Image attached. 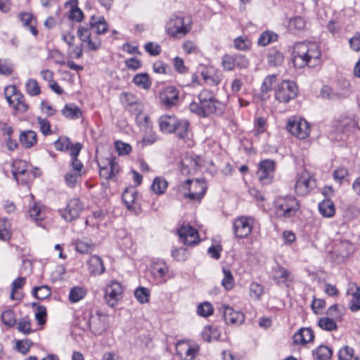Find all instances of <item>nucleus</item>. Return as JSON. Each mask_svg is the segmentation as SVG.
I'll return each instance as SVG.
<instances>
[{"mask_svg":"<svg viewBox=\"0 0 360 360\" xmlns=\"http://www.w3.org/2000/svg\"><path fill=\"white\" fill-rule=\"evenodd\" d=\"M123 288L120 283L111 281L105 288L104 298L109 307H113L122 300Z\"/></svg>","mask_w":360,"mask_h":360,"instance_id":"nucleus-12","label":"nucleus"},{"mask_svg":"<svg viewBox=\"0 0 360 360\" xmlns=\"http://www.w3.org/2000/svg\"><path fill=\"white\" fill-rule=\"evenodd\" d=\"M134 83L143 89H148L151 86V82L147 73H140L134 76L133 79Z\"/></svg>","mask_w":360,"mask_h":360,"instance_id":"nucleus-35","label":"nucleus"},{"mask_svg":"<svg viewBox=\"0 0 360 360\" xmlns=\"http://www.w3.org/2000/svg\"><path fill=\"white\" fill-rule=\"evenodd\" d=\"M199 349L198 346L197 345H190L186 350L185 351L184 354L181 357V360H192L195 356L198 351Z\"/></svg>","mask_w":360,"mask_h":360,"instance_id":"nucleus-62","label":"nucleus"},{"mask_svg":"<svg viewBox=\"0 0 360 360\" xmlns=\"http://www.w3.org/2000/svg\"><path fill=\"white\" fill-rule=\"evenodd\" d=\"M134 296L140 303H146L149 301V290L144 287L138 288L134 292Z\"/></svg>","mask_w":360,"mask_h":360,"instance_id":"nucleus-48","label":"nucleus"},{"mask_svg":"<svg viewBox=\"0 0 360 360\" xmlns=\"http://www.w3.org/2000/svg\"><path fill=\"white\" fill-rule=\"evenodd\" d=\"M86 27L90 28L94 34L98 36L105 33L108 30V25L103 17L92 16Z\"/></svg>","mask_w":360,"mask_h":360,"instance_id":"nucleus-19","label":"nucleus"},{"mask_svg":"<svg viewBox=\"0 0 360 360\" xmlns=\"http://www.w3.org/2000/svg\"><path fill=\"white\" fill-rule=\"evenodd\" d=\"M345 308L344 307L335 304L328 308L327 314L334 319L340 320L345 314Z\"/></svg>","mask_w":360,"mask_h":360,"instance_id":"nucleus-44","label":"nucleus"},{"mask_svg":"<svg viewBox=\"0 0 360 360\" xmlns=\"http://www.w3.org/2000/svg\"><path fill=\"white\" fill-rule=\"evenodd\" d=\"M358 121L354 116L345 117L340 120V127L343 131H349L355 129Z\"/></svg>","mask_w":360,"mask_h":360,"instance_id":"nucleus-37","label":"nucleus"},{"mask_svg":"<svg viewBox=\"0 0 360 360\" xmlns=\"http://www.w3.org/2000/svg\"><path fill=\"white\" fill-rule=\"evenodd\" d=\"M286 129L292 136L300 139H306L310 134L309 124L305 120L301 118L289 119Z\"/></svg>","mask_w":360,"mask_h":360,"instance_id":"nucleus-11","label":"nucleus"},{"mask_svg":"<svg viewBox=\"0 0 360 360\" xmlns=\"http://www.w3.org/2000/svg\"><path fill=\"white\" fill-rule=\"evenodd\" d=\"M315 186V179L310 173L307 171H303L297 176L295 191L298 195L304 196L308 195Z\"/></svg>","mask_w":360,"mask_h":360,"instance_id":"nucleus-10","label":"nucleus"},{"mask_svg":"<svg viewBox=\"0 0 360 360\" xmlns=\"http://www.w3.org/2000/svg\"><path fill=\"white\" fill-rule=\"evenodd\" d=\"M274 170V162L270 160L262 161L257 171V176L262 184H268L272 178L271 174Z\"/></svg>","mask_w":360,"mask_h":360,"instance_id":"nucleus-18","label":"nucleus"},{"mask_svg":"<svg viewBox=\"0 0 360 360\" xmlns=\"http://www.w3.org/2000/svg\"><path fill=\"white\" fill-rule=\"evenodd\" d=\"M28 169L27 162L21 160H15L13 161L12 165V174L13 176L16 177L18 175H23V172Z\"/></svg>","mask_w":360,"mask_h":360,"instance_id":"nucleus-42","label":"nucleus"},{"mask_svg":"<svg viewBox=\"0 0 360 360\" xmlns=\"http://www.w3.org/2000/svg\"><path fill=\"white\" fill-rule=\"evenodd\" d=\"M203 79L210 86H217L221 80V75L212 67L205 68L202 71Z\"/></svg>","mask_w":360,"mask_h":360,"instance_id":"nucleus-23","label":"nucleus"},{"mask_svg":"<svg viewBox=\"0 0 360 360\" xmlns=\"http://www.w3.org/2000/svg\"><path fill=\"white\" fill-rule=\"evenodd\" d=\"M352 245L348 241H342L335 245L334 253L336 254L338 261H343L352 251Z\"/></svg>","mask_w":360,"mask_h":360,"instance_id":"nucleus-25","label":"nucleus"},{"mask_svg":"<svg viewBox=\"0 0 360 360\" xmlns=\"http://www.w3.org/2000/svg\"><path fill=\"white\" fill-rule=\"evenodd\" d=\"M115 145L118 154L120 155H128L131 151V147L129 143L117 141Z\"/></svg>","mask_w":360,"mask_h":360,"instance_id":"nucleus-58","label":"nucleus"},{"mask_svg":"<svg viewBox=\"0 0 360 360\" xmlns=\"http://www.w3.org/2000/svg\"><path fill=\"white\" fill-rule=\"evenodd\" d=\"M352 91L351 84L347 80L342 81L336 91L337 98H345L349 96Z\"/></svg>","mask_w":360,"mask_h":360,"instance_id":"nucleus-34","label":"nucleus"},{"mask_svg":"<svg viewBox=\"0 0 360 360\" xmlns=\"http://www.w3.org/2000/svg\"><path fill=\"white\" fill-rule=\"evenodd\" d=\"M20 143L25 148H31L37 142V134L32 130L25 131L19 137Z\"/></svg>","mask_w":360,"mask_h":360,"instance_id":"nucleus-28","label":"nucleus"},{"mask_svg":"<svg viewBox=\"0 0 360 360\" xmlns=\"http://www.w3.org/2000/svg\"><path fill=\"white\" fill-rule=\"evenodd\" d=\"M191 30V20L188 18L172 16L166 24L167 34L176 38H182Z\"/></svg>","mask_w":360,"mask_h":360,"instance_id":"nucleus-5","label":"nucleus"},{"mask_svg":"<svg viewBox=\"0 0 360 360\" xmlns=\"http://www.w3.org/2000/svg\"><path fill=\"white\" fill-rule=\"evenodd\" d=\"M136 193L134 189H126L122 193V200L129 210H134V202Z\"/></svg>","mask_w":360,"mask_h":360,"instance_id":"nucleus-32","label":"nucleus"},{"mask_svg":"<svg viewBox=\"0 0 360 360\" xmlns=\"http://www.w3.org/2000/svg\"><path fill=\"white\" fill-rule=\"evenodd\" d=\"M224 318L226 323L233 325H240L245 321L243 313L235 311L232 307L228 305H222Z\"/></svg>","mask_w":360,"mask_h":360,"instance_id":"nucleus-17","label":"nucleus"},{"mask_svg":"<svg viewBox=\"0 0 360 360\" xmlns=\"http://www.w3.org/2000/svg\"><path fill=\"white\" fill-rule=\"evenodd\" d=\"M332 349L325 345H320L313 351L314 359L318 360H328L332 356Z\"/></svg>","mask_w":360,"mask_h":360,"instance_id":"nucleus-31","label":"nucleus"},{"mask_svg":"<svg viewBox=\"0 0 360 360\" xmlns=\"http://www.w3.org/2000/svg\"><path fill=\"white\" fill-rule=\"evenodd\" d=\"M118 165L112 160L108 162V165L100 166V176L105 179H112L118 173Z\"/></svg>","mask_w":360,"mask_h":360,"instance_id":"nucleus-26","label":"nucleus"},{"mask_svg":"<svg viewBox=\"0 0 360 360\" xmlns=\"http://www.w3.org/2000/svg\"><path fill=\"white\" fill-rule=\"evenodd\" d=\"M61 112L65 117L70 120L78 119L82 115L80 108L73 103L66 104Z\"/></svg>","mask_w":360,"mask_h":360,"instance_id":"nucleus-30","label":"nucleus"},{"mask_svg":"<svg viewBox=\"0 0 360 360\" xmlns=\"http://www.w3.org/2000/svg\"><path fill=\"white\" fill-rule=\"evenodd\" d=\"M1 320L3 323L8 326H13L16 323L15 313L11 309L4 311L1 314Z\"/></svg>","mask_w":360,"mask_h":360,"instance_id":"nucleus-49","label":"nucleus"},{"mask_svg":"<svg viewBox=\"0 0 360 360\" xmlns=\"http://www.w3.org/2000/svg\"><path fill=\"white\" fill-rule=\"evenodd\" d=\"M319 326L321 328L326 330H333L337 328L335 322L328 317H323L320 319L319 321Z\"/></svg>","mask_w":360,"mask_h":360,"instance_id":"nucleus-54","label":"nucleus"},{"mask_svg":"<svg viewBox=\"0 0 360 360\" xmlns=\"http://www.w3.org/2000/svg\"><path fill=\"white\" fill-rule=\"evenodd\" d=\"M82 209V202L79 199H72L61 212V217L68 222L72 221L79 217Z\"/></svg>","mask_w":360,"mask_h":360,"instance_id":"nucleus-14","label":"nucleus"},{"mask_svg":"<svg viewBox=\"0 0 360 360\" xmlns=\"http://www.w3.org/2000/svg\"><path fill=\"white\" fill-rule=\"evenodd\" d=\"M19 18L22 25L25 27H27L30 32L34 36L37 35L38 32L35 27L36 22L32 14L28 13H21L19 14Z\"/></svg>","mask_w":360,"mask_h":360,"instance_id":"nucleus-29","label":"nucleus"},{"mask_svg":"<svg viewBox=\"0 0 360 360\" xmlns=\"http://www.w3.org/2000/svg\"><path fill=\"white\" fill-rule=\"evenodd\" d=\"M138 101L139 99L132 94L124 93L122 94V102L127 109Z\"/></svg>","mask_w":360,"mask_h":360,"instance_id":"nucleus-64","label":"nucleus"},{"mask_svg":"<svg viewBox=\"0 0 360 360\" xmlns=\"http://www.w3.org/2000/svg\"><path fill=\"white\" fill-rule=\"evenodd\" d=\"M82 176V175L74 172L67 173L65 176V183L70 187H75V186L77 183L78 179Z\"/></svg>","mask_w":360,"mask_h":360,"instance_id":"nucleus-60","label":"nucleus"},{"mask_svg":"<svg viewBox=\"0 0 360 360\" xmlns=\"http://www.w3.org/2000/svg\"><path fill=\"white\" fill-rule=\"evenodd\" d=\"M254 219L249 217H239L233 222V229L236 237L244 238L248 236L252 230Z\"/></svg>","mask_w":360,"mask_h":360,"instance_id":"nucleus-13","label":"nucleus"},{"mask_svg":"<svg viewBox=\"0 0 360 360\" xmlns=\"http://www.w3.org/2000/svg\"><path fill=\"white\" fill-rule=\"evenodd\" d=\"M283 60V54L279 51H275L268 55V61L272 65H281Z\"/></svg>","mask_w":360,"mask_h":360,"instance_id":"nucleus-52","label":"nucleus"},{"mask_svg":"<svg viewBox=\"0 0 360 360\" xmlns=\"http://www.w3.org/2000/svg\"><path fill=\"white\" fill-rule=\"evenodd\" d=\"M276 82V76L275 75H270L266 76L262 84V91L266 93L271 91L273 85Z\"/></svg>","mask_w":360,"mask_h":360,"instance_id":"nucleus-53","label":"nucleus"},{"mask_svg":"<svg viewBox=\"0 0 360 360\" xmlns=\"http://www.w3.org/2000/svg\"><path fill=\"white\" fill-rule=\"evenodd\" d=\"M32 344L28 339H19L16 340L15 347L19 352L25 354L29 352Z\"/></svg>","mask_w":360,"mask_h":360,"instance_id":"nucleus-50","label":"nucleus"},{"mask_svg":"<svg viewBox=\"0 0 360 360\" xmlns=\"http://www.w3.org/2000/svg\"><path fill=\"white\" fill-rule=\"evenodd\" d=\"M305 25L304 20L300 16L291 18L288 21V27L290 30L300 31L304 29Z\"/></svg>","mask_w":360,"mask_h":360,"instance_id":"nucleus-45","label":"nucleus"},{"mask_svg":"<svg viewBox=\"0 0 360 360\" xmlns=\"http://www.w3.org/2000/svg\"><path fill=\"white\" fill-rule=\"evenodd\" d=\"M277 38L278 36L276 33L271 31H266L259 36L258 39V44L265 46L271 42L276 41Z\"/></svg>","mask_w":360,"mask_h":360,"instance_id":"nucleus-41","label":"nucleus"},{"mask_svg":"<svg viewBox=\"0 0 360 360\" xmlns=\"http://www.w3.org/2000/svg\"><path fill=\"white\" fill-rule=\"evenodd\" d=\"M354 355V349L348 346L341 348L338 353L340 360H350Z\"/></svg>","mask_w":360,"mask_h":360,"instance_id":"nucleus-59","label":"nucleus"},{"mask_svg":"<svg viewBox=\"0 0 360 360\" xmlns=\"http://www.w3.org/2000/svg\"><path fill=\"white\" fill-rule=\"evenodd\" d=\"M263 294V286L258 283L252 282L250 285V295L259 300Z\"/></svg>","mask_w":360,"mask_h":360,"instance_id":"nucleus-56","label":"nucleus"},{"mask_svg":"<svg viewBox=\"0 0 360 360\" xmlns=\"http://www.w3.org/2000/svg\"><path fill=\"white\" fill-rule=\"evenodd\" d=\"M49 57L53 60L56 63L65 64V56L57 49L51 50L49 53Z\"/></svg>","mask_w":360,"mask_h":360,"instance_id":"nucleus-61","label":"nucleus"},{"mask_svg":"<svg viewBox=\"0 0 360 360\" xmlns=\"http://www.w3.org/2000/svg\"><path fill=\"white\" fill-rule=\"evenodd\" d=\"M32 294L36 298L39 300H44L51 295V290L49 286L41 285L39 287H34L32 289Z\"/></svg>","mask_w":360,"mask_h":360,"instance_id":"nucleus-43","label":"nucleus"},{"mask_svg":"<svg viewBox=\"0 0 360 360\" xmlns=\"http://www.w3.org/2000/svg\"><path fill=\"white\" fill-rule=\"evenodd\" d=\"M321 56V51L316 44L300 42L294 46L292 61L297 68L306 65L312 68L320 63Z\"/></svg>","mask_w":360,"mask_h":360,"instance_id":"nucleus-1","label":"nucleus"},{"mask_svg":"<svg viewBox=\"0 0 360 360\" xmlns=\"http://www.w3.org/2000/svg\"><path fill=\"white\" fill-rule=\"evenodd\" d=\"M319 210L323 217L327 218L333 217L335 213L334 203L329 198L323 200L319 203Z\"/></svg>","mask_w":360,"mask_h":360,"instance_id":"nucleus-27","label":"nucleus"},{"mask_svg":"<svg viewBox=\"0 0 360 360\" xmlns=\"http://www.w3.org/2000/svg\"><path fill=\"white\" fill-rule=\"evenodd\" d=\"M95 245L92 243L86 242L82 240L75 241V249L81 254H89L94 250Z\"/></svg>","mask_w":360,"mask_h":360,"instance_id":"nucleus-39","label":"nucleus"},{"mask_svg":"<svg viewBox=\"0 0 360 360\" xmlns=\"http://www.w3.org/2000/svg\"><path fill=\"white\" fill-rule=\"evenodd\" d=\"M77 35L81 41L82 46L86 51H97L100 48L101 40L98 36L93 33L90 28L79 26Z\"/></svg>","mask_w":360,"mask_h":360,"instance_id":"nucleus-8","label":"nucleus"},{"mask_svg":"<svg viewBox=\"0 0 360 360\" xmlns=\"http://www.w3.org/2000/svg\"><path fill=\"white\" fill-rule=\"evenodd\" d=\"M199 103L193 102L190 104L191 111L201 117L211 115H220L223 112L222 104L207 89L201 91L198 95Z\"/></svg>","mask_w":360,"mask_h":360,"instance_id":"nucleus-2","label":"nucleus"},{"mask_svg":"<svg viewBox=\"0 0 360 360\" xmlns=\"http://www.w3.org/2000/svg\"><path fill=\"white\" fill-rule=\"evenodd\" d=\"M179 99V92L173 86L165 87L160 94L161 103L166 108L176 105Z\"/></svg>","mask_w":360,"mask_h":360,"instance_id":"nucleus-16","label":"nucleus"},{"mask_svg":"<svg viewBox=\"0 0 360 360\" xmlns=\"http://www.w3.org/2000/svg\"><path fill=\"white\" fill-rule=\"evenodd\" d=\"M37 124L39 126L40 131L45 136L51 134L50 122L45 118L37 117Z\"/></svg>","mask_w":360,"mask_h":360,"instance_id":"nucleus-57","label":"nucleus"},{"mask_svg":"<svg viewBox=\"0 0 360 360\" xmlns=\"http://www.w3.org/2000/svg\"><path fill=\"white\" fill-rule=\"evenodd\" d=\"M221 65L224 70L231 71L235 68V56L225 55L222 58Z\"/></svg>","mask_w":360,"mask_h":360,"instance_id":"nucleus-55","label":"nucleus"},{"mask_svg":"<svg viewBox=\"0 0 360 360\" xmlns=\"http://www.w3.org/2000/svg\"><path fill=\"white\" fill-rule=\"evenodd\" d=\"M88 270L91 275L98 276L105 272V266L102 259L97 255H91L87 262Z\"/></svg>","mask_w":360,"mask_h":360,"instance_id":"nucleus-20","label":"nucleus"},{"mask_svg":"<svg viewBox=\"0 0 360 360\" xmlns=\"http://www.w3.org/2000/svg\"><path fill=\"white\" fill-rule=\"evenodd\" d=\"M30 198L31 200L28 207V213L30 217L35 221L44 219L45 217V212L44 211L43 207L41 206L39 203L33 201V195H30Z\"/></svg>","mask_w":360,"mask_h":360,"instance_id":"nucleus-24","label":"nucleus"},{"mask_svg":"<svg viewBox=\"0 0 360 360\" xmlns=\"http://www.w3.org/2000/svg\"><path fill=\"white\" fill-rule=\"evenodd\" d=\"M250 43L246 38L239 37L234 40V46L236 49L245 51L250 48Z\"/></svg>","mask_w":360,"mask_h":360,"instance_id":"nucleus-63","label":"nucleus"},{"mask_svg":"<svg viewBox=\"0 0 360 360\" xmlns=\"http://www.w3.org/2000/svg\"><path fill=\"white\" fill-rule=\"evenodd\" d=\"M160 129L165 134L175 133L179 139L188 136L189 122L184 119H179L174 115H164L159 117Z\"/></svg>","mask_w":360,"mask_h":360,"instance_id":"nucleus-3","label":"nucleus"},{"mask_svg":"<svg viewBox=\"0 0 360 360\" xmlns=\"http://www.w3.org/2000/svg\"><path fill=\"white\" fill-rule=\"evenodd\" d=\"M25 91L31 96H38L41 93L40 86L34 79H29L25 83Z\"/></svg>","mask_w":360,"mask_h":360,"instance_id":"nucleus-40","label":"nucleus"},{"mask_svg":"<svg viewBox=\"0 0 360 360\" xmlns=\"http://www.w3.org/2000/svg\"><path fill=\"white\" fill-rule=\"evenodd\" d=\"M26 282V278L25 277H18L16 279H15L12 283V290L10 295V297L11 300H20L21 299V297H20L17 291L18 290L22 288Z\"/></svg>","mask_w":360,"mask_h":360,"instance_id":"nucleus-38","label":"nucleus"},{"mask_svg":"<svg viewBox=\"0 0 360 360\" xmlns=\"http://www.w3.org/2000/svg\"><path fill=\"white\" fill-rule=\"evenodd\" d=\"M273 278L278 285H284L287 287L289 285V282L292 280L290 272L281 266H278L274 269Z\"/></svg>","mask_w":360,"mask_h":360,"instance_id":"nucleus-22","label":"nucleus"},{"mask_svg":"<svg viewBox=\"0 0 360 360\" xmlns=\"http://www.w3.org/2000/svg\"><path fill=\"white\" fill-rule=\"evenodd\" d=\"M276 212L278 217H293L300 210L298 200L293 196L278 197L275 200Z\"/></svg>","mask_w":360,"mask_h":360,"instance_id":"nucleus-6","label":"nucleus"},{"mask_svg":"<svg viewBox=\"0 0 360 360\" xmlns=\"http://www.w3.org/2000/svg\"><path fill=\"white\" fill-rule=\"evenodd\" d=\"M4 94L6 101L15 110L24 113L28 110L29 105L26 103L25 96L16 89L15 86H7Z\"/></svg>","mask_w":360,"mask_h":360,"instance_id":"nucleus-7","label":"nucleus"},{"mask_svg":"<svg viewBox=\"0 0 360 360\" xmlns=\"http://www.w3.org/2000/svg\"><path fill=\"white\" fill-rule=\"evenodd\" d=\"M9 222L7 219H3L0 220V239L7 240L11 237L9 231Z\"/></svg>","mask_w":360,"mask_h":360,"instance_id":"nucleus-51","label":"nucleus"},{"mask_svg":"<svg viewBox=\"0 0 360 360\" xmlns=\"http://www.w3.org/2000/svg\"><path fill=\"white\" fill-rule=\"evenodd\" d=\"M214 312V307L209 302H204L200 304L197 308V313L202 317H208Z\"/></svg>","mask_w":360,"mask_h":360,"instance_id":"nucleus-46","label":"nucleus"},{"mask_svg":"<svg viewBox=\"0 0 360 360\" xmlns=\"http://www.w3.org/2000/svg\"><path fill=\"white\" fill-rule=\"evenodd\" d=\"M224 278L221 281V285L226 290L233 288L234 281L231 271L226 268H223Z\"/></svg>","mask_w":360,"mask_h":360,"instance_id":"nucleus-47","label":"nucleus"},{"mask_svg":"<svg viewBox=\"0 0 360 360\" xmlns=\"http://www.w3.org/2000/svg\"><path fill=\"white\" fill-rule=\"evenodd\" d=\"M198 162L193 155H186L181 160V172L184 175L194 174L198 167Z\"/></svg>","mask_w":360,"mask_h":360,"instance_id":"nucleus-21","label":"nucleus"},{"mask_svg":"<svg viewBox=\"0 0 360 360\" xmlns=\"http://www.w3.org/2000/svg\"><path fill=\"white\" fill-rule=\"evenodd\" d=\"M297 94V87L294 82L284 80L276 90L275 97L280 103H288Z\"/></svg>","mask_w":360,"mask_h":360,"instance_id":"nucleus-9","label":"nucleus"},{"mask_svg":"<svg viewBox=\"0 0 360 360\" xmlns=\"http://www.w3.org/2000/svg\"><path fill=\"white\" fill-rule=\"evenodd\" d=\"M178 235L181 241L186 245H194L200 241L198 231L190 225L181 226Z\"/></svg>","mask_w":360,"mask_h":360,"instance_id":"nucleus-15","label":"nucleus"},{"mask_svg":"<svg viewBox=\"0 0 360 360\" xmlns=\"http://www.w3.org/2000/svg\"><path fill=\"white\" fill-rule=\"evenodd\" d=\"M184 195L190 200L200 201L207 191V184L203 179H187L181 185Z\"/></svg>","mask_w":360,"mask_h":360,"instance_id":"nucleus-4","label":"nucleus"},{"mask_svg":"<svg viewBox=\"0 0 360 360\" xmlns=\"http://www.w3.org/2000/svg\"><path fill=\"white\" fill-rule=\"evenodd\" d=\"M86 294V290L79 286H75L70 289L69 300L72 303L77 302L82 300Z\"/></svg>","mask_w":360,"mask_h":360,"instance_id":"nucleus-36","label":"nucleus"},{"mask_svg":"<svg viewBox=\"0 0 360 360\" xmlns=\"http://www.w3.org/2000/svg\"><path fill=\"white\" fill-rule=\"evenodd\" d=\"M167 188V181L165 179L158 176L155 177L151 185L152 191L158 195L162 194L165 192Z\"/></svg>","mask_w":360,"mask_h":360,"instance_id":"nucleus-33","label":"nucleus"}]
</instances>
